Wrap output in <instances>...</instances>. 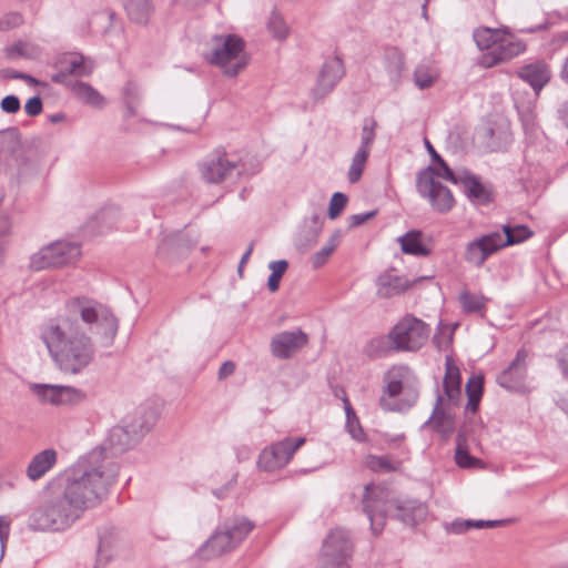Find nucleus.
I'll use <instances>...</instances> for the list:
<instances>
[{
  "mask_svg": "<svg viewBox=\"0 0 568 568\" xmlns=\"http://www.w3.org/2000/svg\"><path fill=\"white\" fill-rule=\"evenodd\" d=\"M119 475V465L94 448L64 476L47 485V495L29 517L33 530L63 531L79 520L85 510L99 505Z\"/></svg>",
  "mask_w": 568,
  "mask_h": 568,
  "instance_id": "1",
  "label": "nucleus"
},
{
  "mask_svg": "<svg viewBox=\"0 0 568 568\" xmlns=\"http://www.w3.org/2000/svg\"><path fill=\"white\" fill-rule=\"evenodd\" d=\"M65 315L50 320L41 328L40 338L55 367L65 375H79L94 361L95 347L82 329L79 317L88 328L111 346L119 329V321L105 305L84 296L65 304Z\"/></svg>",
  "mask_w": 568,
  "mask_h": 568,
  "instance_id": "2",
  "label": "nucleus"
},
{
  "mask_svg": "<svg viewBox=\"0 0 568 568\" xmlns=\"http://www.w3.org/2000/svg\"><path fill=\"white\" fill-rule=\"evenodd\" d=\"M382 493V489L373 483L364 487L363 510L371 521L373 534L378 535L383 531L387 514L393 507L395 508L393 516L409 526H415L426 517L427 507L424 503L409 499L387 505L378 496Z\"/></svg>",
  "mask_w": 568,
  "mask_h": 568,
  "instance_id": "3",
  "label": "nucleus"
},
{
  "mask_svg": "<svg viewBox=\"0 0 568 568\" xmlns=\"http://www.w3.org/2000/svg\"><path fill=\"white\" fill-rule=\"evenodd\" d=\"M254 527L255 524L245 517L227 518L197 550L200 558L210 560L233 551Z\"/></svg>",
  "mask_w": 568,
  "mask_h": 568,
  "instance_id": "4",
  "label": "nucleus"
},
{
  "mask_svg": "<svg viewBox=\"0 0 568 568\" xmlns=\"http://www.w3.org/2000/svg\"><path fill=\"white\" fill-rule=\"evenodd\" d=\"M212 50L206 60L223 69L227 77H236L250 62L245 52V41L237 34H215L211 39Z\"/></svg>",
  "mask_w": 568,
  "mask_h": 568,
  "instance_id": "5",
  "label": "nucleus"
},
{
  "mask_svg": "<svg viewBox=\"0 0 568 568\" xmlns=\"http://www.w3.org/2000/svg\"><path fill=\"white\" fill-rule=\"evenodd\" d=\"M430 327L412 314L402 317L388 332L389 349L395 352H417L428 339Z\"/></svg>",
  "mask_w": 568,
  "mask_h": 568,
  "instance_id": "6",
  "label": "nucleus"
},
{
  "mask_svg": "<svg viewBox=\"0 0 568 568\" xmlns=\"http://www.w3.org/2000/svg\"><path fill=\"white\" fill-rule=\"evenodd\" d=\"M409 373L406 366L394 367L385 375L386 385L379 405L388 412H405L415 405L418 392L414 388L405 389L403 378Z\"/></svg>",
  "mask_w": 568,
  "mask_h": 568,
  "instance_id": "7",
  "label": "nucleus"
},
{
  "mask_svg": "<svg viewBox=\"0 0 568 568\" xmlns=\"http://www.w3.org/2000/svg\"><path fill=\"white\" fill-rule=\"evenodd\" d=\"M416 187L418 194L426 199L432 209L440 214H446L455 206L452 191L435 179V170L428 166L417 173Z\"/></svg>",
  "mask_w": 568,
  "mask_h": 568,
  "instance_id": "8",
  "label": "nucleus"
},
{
  "mask_svg": "<svg viewBox=\"0 0 568 568\" xmlns=\"http://www.w3.org/2000/svg\"><path fill=\"white\" fill-rule=\"evenodd\" d=\"M354 544L349 531L335 528L323 541L321 562L322 568H349Z\"/></svg>",
  "mask_w": 568,
  "mask_h": 568,
  "instance_id": "9",
  "label": "nucleus"
},
{
  "mask_svg": "<svg viewBox=\"0 0 568 568\" xmlns=\"http://www.w3.org/2000/svg\"><path fill=\"white\" fill-rule=\"evenodd\" d=\"M80 255L81 250L78 243L57 241L34 253L30 258V267L34 271L62 267L74 263Z\"/></svg>",
  "mask_w": 568,
  "mask_h": 568,
  "instance_id": "10",
  "label": "nucleus"
},
{
  "mask_svg": "<svg viewBox=\"0 0 568 568\" xmlns=\"http://www.w3.org/2000/svg\"><path fill=\"white\" fill-rule=\"evenodd\" d=\"M243 173V164L223 150L216 149L206 156L201 164V174L207 183H222L226 180L240 176Z\"/></svg>",
  "mask_w": 568,
  "mask_h": 568,
  "instance_id": "11",
  "label": "nucleus"
},
{
  "mask_svg": "<svg viewBox=\"0 0 568 568\" xmlns=\"http://www.w3.org/2000/svg\"><path fill=\"white\" fill-rule=\"evenodd\" d=\"M305 443L304 437L285 438L264 448L258 456L257 465L265 471H273L286 466L295 452Z\"/></svg>",
  "mask_w": 568,
  "mask_h": 568,
  "instance_id": "12",
  "label": "nucleus"
},
{
  "mask_svg": "<svg viewBox=\"0 0 568 568\" xmlns=\"http://www.w3.org/2000/svg\"><path fill=\"white\" fill-rule=\"evenodd\" d=\"M345 75V67L341 58L331 57L325 60L315 87L312 89V95L315 100L324 99L329 94L337 83Z\"/></svg>",
  "mask_w": 568,
  "mask_h": 568,
  "instance_id": "13",
  "label": "nucleus"
},
{
  "mask_svg": "<svg viewBox=\"0 0 568 568\" xmlns=\"http://www.w3.org/2000/svg\"><path fill=\"white\" fill-rule=\"evenodd\" d=\"M308 343V336L302 329L284 331L275 334L271 341L272 355L287 359Z\"/></svg>",
  "mask_w": 568,
  "mask_h": 568,
  "instance_id": "14",
  "label": "nucleus"
},
{
  "mask_svg": "<svg viewBox=\"0 0 568 568\" xmlns=\"http://www.w3.org/2000/svg\"><path fill=\"white\" fill-rule=\"evenodd\" d=\"M526 358L527 352L519 349L509 366L498 375L497 383L503 388L510 392H521L525 389Z\"/></svg>",
  "mask_w": 568,
  "mask_h": 568,
  "instance_id": "15",
  "label": "nucleus"
},
{
  "mask_svg": "<svg viewBox=\"0 0 568 568\" xmlns=\"http://www.w3.org/2000/svg\"><path fill=\"white\" fill-rule=\"evenodd\" d=\"M497 240L494 232L484 234L466 244L464 260L476 267H481L486 260L498 252Z\"/></svg>",
  "mask_w": 568,
  "mask_h": 568,
  "instance_id": "16",
  "label": "nucleus"
},
{
  "mask_svg": "<svg viewBox=\"0 0 568 568\" xmlns=\"http://www.w3.org/2000/svg\"><path fill=\"white\" fill-rule=\"evenodd\" d=\"M453 403L445 400L443 394L437 389L436 403L430 417L424 423L423 427H432L437 433L448 435L454 430L455 418L452 409L456 407Z\"/></svg>",
  "mask_w": 568,
  "mask_h": 568,
  "instance_id": "17",
  "label": "nucleus"
},
{
  "mask_svg": "<svg viewBox=\"0 0 568 568\" xmlns=\"http://www.w3.org/2000/svg\"><path fill=\"white\" fill-rule=\"evenodd\" d=\"M525 49L526 45L521 40L507 37L504 32L498 43L493 48V51H488L483 55V63L487 68L494 67L517 57L523 53Z\"/></svg>",
  "mask_w": 568,
  "mask_h": 568,
  "instance_id": "18",
  "label": "nucleus"
},
{
  "mask_svg": "<svg viewBox=\"0 0 568 568\" xmlns=\"http://www.w3.org/2000/svg\"><path fill=\"white\" fill-rule=\"evenodd\" d=\"M58 463V452L45 448L32 456L26 468V476L30 481L42 479Z\"/></svg>",
  "mask_w": 568,
  "mask_h": 568,
  "instance_id": "19",
  "label": "nucleus"
},
{
  "mask_svg": "<svg viewBox=\"0 0 568 568\" xmlns=\"http://www.w3.org/2000/svg\"><path fill=\"white\" fill-rule=\"evenodd\" d=\"M376 285L378 297L390 298L404 293L410 283L406 277L398 275L395 268H388L378 275Z\"/></svg>",
  "mask_w": 568,
  "mask_h": 568,
  "instance_id": "20",
  "label": "nucleus"
},
{
  "mask_svg": "<svg viewBox=\"0 0 568 568\" xmlns=\"http://www.w3.org/2000/svg\"><path fill=\"white\" fill-rule=\"evenodd\" d=\"M459 183L464 186L465 193L471 202L486 205L494 201L493 189L481 183L478 176L466 172L460 176Z\"/></svg>",
  "mask_w": 568,
  "mask_h": 568,
  "instance_id": "21",
  "label": "nucleus"
},
{
  "mask_svg": "<svg viewBox=\"0 0 568 568\" xmlns=\"http://www.w3.org/2000/svg\"><path fill=\"white\" fill-rule=\"evenodd\" d=\"M444 398L454 405H459L462 397V376L459 368L454 364L452 357L447 356L445 362V376L443 379Z\"/></svg>",
  "mask_w": 568,
  "mask_h": 568,
  "instance_id": "22",
  "label": "nucleus"
},
{
  "mask_svg": "<svg viewBox=\"0 0 568 568\" xmlns=\"http://www.w3.org/2000/svg\"><path fill=\"white\" fill-rule=\"evenodd\" d=\"M517 75L538 93L549 81V70L544 62L525 64L517 70Z\"/></svg>",
  "mask_w": 568,
  "mask_h": 568,
  "instance_id": "23",
  "label": "nucleus"
},
{
  "mask_svg": "<svg viewBox=\"0 0 568 568\" xmlns=\"http://www.w3.org/2000/svg\"><path fill=\"white\" fill-rule=\"evenodd\" d=\"M136 432L130 429L123 422L111 428L108 437L110 448L115 453H123L134 446L140 439L134 435Z\"/></svg>",
  "mask_w": 568,
  "mask_h": 568,
  "instance_id": "24",
  "label": "nucleus"
},
{
  "mask_svg": "<svg viewBox=\"0 0 568 568\" xmlns=\"http://www.w3.org/2000/svg\"><path fill=\"white\" fill-rule=\"evenodd\" d=\"M499 248L519 244L532 236V231L526 225H503V233L494 232Z\"/></svg>",
  "mask_w": 568,
  "mask_h": 568,
  "instance_id": "25",
  "label": "nucleus"
},
{
  "mask_svg": "<svg viewBox=\"0 0 568 568\" xmlns=\"http://www.w3.org/2000/svg\"><path fill=\"white\" fill-rule=\"evenodd\" d=\"M123 423L130 427V429H134L136 432L134 435L141 439L154 425L155 414L152 409L139 408L128 415L123 419Z\"/></svg>",
  "mask_w": 568,
  "mask_h": 568,
  "instance_id": "26",
  "label": "nucleus"
},
{
  "mask_svg": "<svg viewBox=\"0 0 568 568\" xmlns=\"http://www.w3.org/2000/svg\"><path fill=\"white\" fill-rule=\"evenodd\" d=\"M71 92L77 100L94 108H103L105 99L91 84L75 80L71 84Z\"/></svg>",
  "mask_w": 568,
  "mask_h": 568,
  "instance_id": "27",
  "label": "nucleus"
},
{
  "mask_svg": "<svg viewBox=\"0 0 568 568\" xmlns=\"http://www.w3.org/2000/svg\"><path fill=\"white\" fill-rule=\"evenodd\" d=\"M115 532L105 528L99 534L97 568H103L114 556Z\"/></svg>",
  "mask_w": 568,
  "mask_h": 568,
  "instance_id": "28",
  "label": "nucleus"
},
{
  "mask_svg": "<svg viewBox=\"0 0 568 568\" xmlns=\"http://www.w3.org/2000/svg\"><path fill=\"white\" fill-rule=\"evenodd\" d=\"M58 65L69 75L88 77L92 73V67L85 63L84 57L79 53H69L62 57Z\"/></svg>",
  "mask_w": 568,
  "mask_h": 568,
  "instance_id": "29",
  "label": "nucleus"
},
{
  "mask_svg": "<svg viewBox=\"0 0 568 568\" xmlns=\"http://www.w3.org/2000/svg\"><path fill=\"white\" fill-rule=\"evenodd\" d=\"M124 8L129 19L139 24H146L153 11L150 0H124Z\"/></svg>",
  "mask_w": 568,
  "mask_h": 568,
  "instance_id": "30",
  "label": "nucleus"
},
{
  "mask_svg": "<svg viewBox=\"0 0 568 568\" xmlns=\"http://www.w3.org/2000/svg\"><path fill=\"white\" fill-rule=\"evenodd\" d=\"M422 232L420 231H408L403 236L398 239L402 251L405 254L414 255V256H428L430 254V250L427 248L420 240Z\"/></svg>",
  "mask_w": 568,
  "mask_h": 568,
  "instance_id": "31",
  "label": "nucleus"
},
{
  "mask_svg": "<svg viewBox=\"0 0 568 568\" xmlns=\"http://www.w3.org/2000/svg\"><path fill=\"white\" fill-rule=\"evenodd\" d=\"M386 70L390 81L398 84L405 69L404 53L398 48H389L386 51Z\"/></svg>",
  "mask_w": 568,
  "mask_h": 568,
  "instance_id": "32",
  "label": "nucleus"
},
{
  "mask_svg": "<svg viewBox=\"0 0 568 568\" xmlns=\"http://www.w3.org/2000/svg\"><path fill=\"white\" fill-rule=\"evenodd\" d=\"M504 31L501 29H491L487 27L478 28L474 31V40L480 50L493 51L498 43Z\"/></svg>",
  "mask_w": 568,
  "mask_h": 568,
  "instance_id": "33",
  "label": "nucleus"
},
{
  "mask_svg": "<svg viewBox=\"0 0 568 568\" xmlns=\"http://www.w3.org/2000/svg\"><path fill=\"white\" fill-rule=\"evenodd\" d=\"M455 462L460 468H471L480 463L478 458L469 454L467 438L462 433L456 437Z\"/></svg>",
  "mask_w": 568,
  "mask_h": 568,
  "instance_id": "34",
  "label": "nucleus"
},
{
  "mask_svg": "<svg viewBox=\"0 0 568 568\" xmlns=\"http://www.w3.org/2000/svg\"><path fill=\"white\" fill-rule=\"evenodd\" d=\"M344 408L346 414V429L348 434L352 436L353 439L356 442H365L366 440V434L361 426V423L348 400L347 397L344 398Z\"/></svg>",
  "mask_w": 568,
  "mask_h": 568,
  "instance_id": "35",
  "label": "nucleus"
},
{
  "mask_svg": "<svg viewBox=\"0 0 568 568\" xmlns=\"http://www.w3.org/2000/svg\"><path fill=\"white\" fill-rule=\"evenodd\" d=\"M365 465L374 473H392L399 467V463L393 462L388 455L376 456L372 454L366 457Z\"/></svg>",
  "mask_w": 568,
  "mask_h": 568,
  "instance_id": "36",
  "label": "nucleus"
},
{
  "mask_svg": "<svg viewBox=\"0 0 568 568\" xmlns=\"http://www.w3.org/2000/svg\"><path fill=\"white\" fill-rule=\"evenodd\" d=\"M459 302L464 313H479L485 310L487 298L483 295L464 291L459 295Z\"/></svg>",
  "mask_w": 568,
  "mask_h": 568,
  "instance_id": "37",
  "label": "nucleus"
},
{
  "mask_svg": "<svg viewBox=\"0 0 568 568\" xmlns=\"http://www.w3.org/2000/svg\"><path fill=\"white\" fill-rule=\"evenodd\" d=\"M369 153L371 151L361 148H358V150L355 152L347 174L348 181L351 183H356L361 179Z\"/></svg>",
  "mask_w": 568,
  "mask_h": 568,
  "instance_id": "38",
  "label": "nucleus"
},
{
  "mask_svg": "<svg viewBox=\"0 0 568 568\" xmlns=\"http://www.w3.org/2000/svg\"><path fill=\"white\" fill-rule=\"evenodd\" d=\"M141 99L139 85L133 81H128L123 88V100L126 106V115L136 114L135 106Z\"/></svg>",
  "mask_w": 568,
  "mask_h": 568,
  "instance_id": "39",
  "label": "nucleus"
},
{
  "mask_svg": "<svg viewBox=\"0 0 568 568\" xmlns=\"http://www.w3.org/2000/svg\"><path fill=\"white\" fill-rule=\"evenodd\" d=\"M59 388V385L49 384H33L31 386L32 392L40 400L52 405H58Z\"/></svg>",
  "mask_w": 568,
  "mask_h": 568,
  "instance_id": "40",
  "label": "nucleus"
},
{
  "mask_svg": "<svg viewBox=\"0 0 568 568\" xmlns=\"http://www.w3.org/2000/svg\"><path fill=\"white\" fill-rule=\"evenodd\" d=\"M377 121L369 116L365 118L361 134V149L371 151V148L376 139Z\"/></svg>",
  "mask_w": 568,
  "mask_h": 568,
  "instance_id": "41",
  "label": "nucleus"
},
{
  "mask_svg": "<svg viewBox=\"0 0 568 568\" xmlns=\"http://www.w3.org/2000/svg\"><path fill=\"white\" fill-rule=\"evenodd\" d=\"M85 395L82 390L71 386H60L58 405H74L84 399Z\"/></svg>",
  "mask_w": 568,
  "mask_h": 568,
  "instance_id": "42",
  "label": "nucleus"
},
{
  "mask_svg": "<svg viewBox=\"0 0 568 568\" xmlns=\"http://www.w3.org/2000/svg\"><path fill=\"white\" fill-rule=\"evenodd\" d=\"M435 75L430 72L426 65H417L414 71L415 84L424 90L430 88L435 82Z\"/></svg>",
  "mask_w": 568,
  "mask_h": 568,
  "instance_id": "43",
  "label": "nucleus"
},
{
  "mask_svg": "<svg viewBox=\"0 0 568 568\" xmlns=\"http://www.w3.org/2000/svg\"><path fill=\"white\" fill-rule=\"evenodd\" d=\"M268 31L278 40H283L287 37L288 29L283 18L273 12L267 22Z\"/></svg>",
  "mask_w": 568,
  "mask_h": 568,
  "instance_id": "44",
  "label": "nucleus"
},
{
  "mask_svg": "<svg viewBox=\"0 0 568 568\" xmlns=\"http://www.w3.org/2000/svg\"><path fill=\"white\" fill-rule=\"evenodd\" d=\"M479 519H460L457 518L446 526V530L452 534L460 535L471 528L479 529Z\"/></svg>",
  "mask_w": 568,
  "mask_h": 568,
  "instance_id": "45",
  "label": "nucleus"
},
{
  "mask_svg": "<svg viewBox=\"0 0 568 568\" xmlns=\"http://www.w3.org/2000/svg\"><path fill=\"white\" fill-rule=\"evenodd\" d=\"M347 196L342 192H335L332 195L328 206V217L331 220L337 219L347 204Z\"/></svg>",
  "mask_w": 568,
  "mask_h": 568,
  "instance_id": "46",
  "label": "nucleus"
},
{
  "mask_svg": "<svg viewBox=\"0 0 568 568\" xmlns=\"http://www.w3.org/2000/svg\"><path fill=\"white\" fill-rule=\"evenodd\" d=\"M484 388V378L483 376H471L466 383V394L467 396L474 395L476 397H480L483 395Z\"/></svg>",
  "mask_w": 568,
  "mask_h": 568,
  "instance_id": "47",
  "label": "nucleus"
},
{
  "mask_svg": "<svg viewBox=\"0 0 568 568\" xmlns=\"http://www.w3.org/2000/svg\"><path fill=\"white\" fill-rule=\"evenodd\" d=\"M367 354L369 356L378 357L386 352V344L383 337H376L371 339L367 345Z\"/></svg>",
  "mask_w": 568,
  "mask_h": 568,
  "instance_id": "48",
  "label": "nucleus"
},
{
  "mask_svg": "<svg viewBox=\"0 0 568 568\" xmlns=\"http://www.w3.org/2000/svg\"><path fill=\"white\" fill-rule=\"evenodd\" d=\"M22 22H23V18L20 13L10 12V13L6 14L2 20H0V29L6 30V29L16 28V27H19L20 24H22Z\"/></svg>",
  "mask_w": 568,
  "mask_h": 568,
  "instance_id": "49",
  "label": "nucleus"
},
{
  "mask_svg": "<svg viewBox=\"0 0 568 568\" xmlns=\"http://www.w3.org/2000/svg\"><path fill=\"white\" fill-rule=\"evenodd\" d=\"M20 100L17 95H7L1 101V109L6 113H17L20 110Z\"/></svg>",
  "mask_w": 568,
  "mask_h": 568,
  "instance_id": "50",
  "label": "nucleus"
},
{
  "mask_svg": "<svg viewBox=\"0 0 568 568\" xmlns=\"http://www.w3.org/2000/svg\"><path fill=\"white\" fill-rule=\"evenodd\" d=\"M7 55L9 59H14L17 57H23V58L31 57L30 51H29V45L24 42H17L13 45H11L8 49Z\"/></svg>",
  "mask_w": 568,
  "mask_h": 568,
  "instance_id": "51",
  "label": "nucleus"
},
{
  "mask_svg": "<svg viewBox=\"0 0 568 568\" xmlns=\"http://www.w3.org/2000/svg\"><path fill=\"white\" fill-rule=\"evenodd\" d=\"M42 100L38 95L30 98L24 105V111L29 116L39 115L42 112Z\"/></svg>",
  "mask_w": 568,
  "mask_h": 568,
  "instance_id": "52",
  "label": "nucleus"
},
{
  "mask_svg": "<svg viewBox=\"0 0 568 568\" xmlns=\"http://www.w3.org/2000/svg\"><path fill=\"white\" fill-rule=\"evenodd\" d=\"M333 252L325 245L312 256V265L314 268L322 267L328 260Z\"/></svg>",
  "mask_w": 568,
  "mask_h": 568,
  "instance_id": "53",
  "label": "nucleus"
},
{
  "mask_svg": "<svg viewBox=\"0 0 568 568\" xmlns=\"http://www.w3.org/2000/svg\"><path fill=\"white\" fill-rule=\"evenodd\" d=\"M377 211H369L365 213H358L348 217L349 227H357L376 215Z\"/></svg>",
  "mask_w": 568,
  "mask_h": 568,
  "instance_id": "54",
  "label": "nucleus"
},
{
  "mask_svg": "<svg viewBox=\"0 0 568 568\" xmlns=\"http://www.w3.org/2000/svg\"><path fill=\"white\" fill-rule=\"evenodd\" d=\"M435 178L438 176V178H442L446 181H449L454 184H457L460 182V178H457L455 175V173L453 172V170L447 165H444L443 169H435Z\"/></svg>",
  "mask_w": 568,
  "mask_h": 568,
  "instance_id": "55",
  "label": "nucleus"
},
{
  "mask_svg": "<svg viewBox=\"0 0 568 568\" xmlns=\"http://www.w3.org/2000/svg\"><path fill=\"white\" fill-rule=\"evenodd\" d=\"M287 267H288V263L286 260L272 261L268 264V268L271 270V273H273L274 275H278V277H281V278H282L283 274L285 273V271L287 270Z\"/></svg>",
  "mask_w": 568,
  "mask_h": 568,
  "instance_id": "56",
  "label": "nucleus"
},
{
  "mask_svg": "<svg viewBox=\"0 0 568 568\" xmlns=\"http://www.w3.org/2000/svg\"><path fill=\"white\" fill-rule=\"evenodd\" d=\"M69 74L60 68L59 72L51 75V81L57 84H62L71 90V84L73 81L69 80Z\"/></svg>",
  "mask_w": 568,
  "mask_h": 568,
  "instance_id": "57",
  "label": "nucleus"
},
{
  "mask_svg": "<svg viewBox=\"0 0 568 568\" xmlns=\"http://www.w3.org/2000/svg\"><path fill=\"white\" fill-rule=\"evenodd\" d=\"M342 236H343L342 231L341 230H335L333 232V234L329 236V239H328L327 243L325 244V246L327 248H329L331 252H334L335 248L341 243Z\"/></svg>",
  "mask_w": 568,
  "mask_h": 568,
  "instance_id": "58",
  "label": "nucleus"
},
{
  "mask_svg": "<svg viewBox=\"0 0 568 568\" xmlns=\"http://www.w3.org/2000/svg\"><path fill=\"white\" fill-rule=\"evenodd\" d=\"M235 371V364L231 361L224 362L219 369V378L223 379L232 375Z\"/></svg>",
  "mask_w": 568,
  "mask_h": 568,
  "instance_id": "59",
  "label": "nucleus"
},
{
  "mask_svg": "<svg viewBox=\"0 0 568 568\" xmlns=\"http://www.w3.org/2000/svg\"><path fill=\"white\" fill-rule=\"evenodd\" d=\"M10 534V524L6 520L4 517H0V541L3 546L4 542L8 540Z\"/></svg>",
  "mask_w": 568,
  "mask_h": 568,
  "instance_id": "60",
  "label": "nucleus"
},
{
  "mask_svg": "<svg viewBox=\"0 0 568 568\" xmlns=\"http://www.w3.org/2000/svg\"><path fill=\"white\" fill-rule=\"evenodd\" d=\"M558 362L564 375L568 379V346L560 351Z\"/></svg>",
  "mask_w": 568,
  "mask_h": 568,
  "instance_id": "61",
  "label": "nucleus"
},
{
  "mask_svg": "<svg viewBox=\"0 0 568 568\" xmlns=\"http://www.w3.org/2000/svg\"><path fill=\"white\" fill-rule=\"evenodd\" d=\"M509 519H500V520H483L479 519V529L483 528H496L500 526H505L509 523Z\"/></svg>",
  "mask_w": 568,
  "mask_h": 568,
  "instance_id": "62",
  "label": "nucleus"
},
{
  "mask_svg": "<svg viewBox=\"0 0 568 568\" xmlns=\"http://www.w3.org/2000/svg\"><path fill=\"white\" fill-rule=\"evenodd\" d=\"M280 282L281 277H278V275H274L273 273H271L267 280V287L270 292H276L280 287Z\"/></svg>",
  "mask_w": 568,
  "mask_h": 568,
  "instance_id": "63",
  "label": "nucleus"
},
{
  "mask_svg": "<svg viewBox=\"0 0 568 568\" xmlns=\"http://www.w3.org/2000/svg\"><path fill=\"white\" fill-rule=\"evenodd\" d=\"M23 72L17 71L14 69H3L2 77L6 79H16L22 80Z\"/></svg>",
  "mask_w": 568,
  "mask_h": 568,
  "instance_id": "64",
  "label": "nucleus"
}]
</instances>
